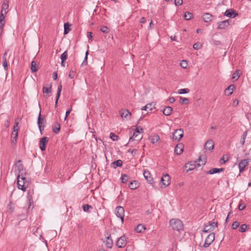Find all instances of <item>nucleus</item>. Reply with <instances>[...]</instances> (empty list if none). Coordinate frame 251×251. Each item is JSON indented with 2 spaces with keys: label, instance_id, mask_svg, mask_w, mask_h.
Listing matches in <instances>:
<instances>
[{
  "label": "nucleus",
  "instance_id": "nucleus-1",
  "mask_svg": "<svg viewBox=\"0 0 251 251\" xmlns=\"http://www.w3.org/2000/svg\"><path fill=\"white\" fill-rule=\"evenodd\" d=\"M17 179L18 188L23 191H25L28 185V182L25 179V177L23 176H21L20 175H18Z\"/></svg>",
  "mask_w": 251,
  "mask_h": 251
},
{
  "label": "nucleus",
  "instance_id": "nucleus-2",
  "mask_svg": "<svg viewBox=\"0 0 251 251\" xmlns=\"http://www.w3.org/2000/svg\"><path fill=\"white\" fill-rule=\"evenodd\" d=\"M170 226L173 230L179 231L183 229V224L178 219H173L170 221Z\"/></svg>",
  "mask_w": 251,
  "mask_h": 251
},
{
  "label": "nucleus",
  "instance_id": "nucleus-3",
  "mask_svg": "<svg viewBox=\"0 0 251 251\" xmlns=\"http://www.w3.org/2000/svg\"><path fill=\"white\" fill-rule=\"evenodd\" d=\"M115 214L117 217L120 218L123 223L125 217V210L122 206H117L115 209Z\"/></svg>",
  "mask_w": 251,
  "mask_h": 251
},
{
  "label": "nucleus",
  "instance_id": "nucleus-4",
  "mask_svg": "<svg viewBox=\"0 0 251 251\" xmlns=\"http://www.w3.org/2000/svg\"><path fill=\"white\" fill-rule=\"evenodd\" d=\"M215 240V233H210L206 238L204 244L203 245L204 248H207L209 247L214 241Z\"/></svg>",
  "mask_w": 251,
  "mask_h": 251
},
{
  "label": "nucleus",
  "instance_id": "nucleus-5",
  "mask_svg": "<svg viewBox=\"0 0 251 251\" xmlns=\"http://www.w3.org/2000/svg\"><path fill=\"white\" fill-rule=\"evenodd\" d=\"M45 123L46 120L43 118H41V111H40L38 118L37 124L41 134H42V131L44 130Z\"/></svg>",
  "mask_w": 251,
  "mask_h": 251
},
{
  "label": "nucleus",
  "instance_id": "nucleus-6",
  "mask_svg": "<svg viewBox=\"0 0 251 251\" xmlns=\"http://www.w3.org/2000/svg\"><path fill=\"white\" fill-rule=\"evenodd\" d=\"M183 130L181 128L176 129L173 134V139L179 141L183 137Z\"/></svg>",
  "mask_w": 251,
  "mask_h": 251
},
{
  "label": "nucleus",
  "instance_id": "nucleus-7",
  "mask_svg": "<svg viewBox=\"0 0 251 251\" xmlns=\"http://www.w3.org/2000/svg\"><path fill=\"white\" fill-rule=\"evenodd\" d=\"M200 166V164L197 161L190 162L185 165V168L187 169V172H188L194 170L196 168L199 167Z\"/></svg>",
  "mask_w": 251,
  "mask_h": 251
},
{
  "label": "nucleus",
  "instance_id": "nucleus-8",
  "mask_svg": "<svg viewBox=\"0 0 251 251\" xmlns=\"http://www.w3.org/2000/svg\"><path fill=\"white\" fill-rule=\"evenodd\" d=\"M231 22V20L228 19L227 20L219 22L218 23V28L224 29L228 27L230 23Z\"/></svg>",
  "mask_w": 251,
  "mask_h": 251
},
{
  "label": "nucleus",
  "instance_id": "nucleus-9",
  "mask_svg": "<svg viewBox=\"0 0 251 251\" xmlns=\"http://www.w3.org/2000/svg\"><path fill=\"white\" fill-rule=\"evenodd\" d=\"M126 245V240L125 236H122L119 238L116 242V245L120 248L125 247Z\"/></svg>",
  "mask_w": 251,
  "mask_h": 251
},
{
  "label": "nucleus",
  "instance_id": "nucleus-10",
  "mask_svg": "<svg viewBox=\"0 0 251 251\" xmlns=\"http://www.w3.org/2000/svg\"><path fill=\"white\" fill-rule=\"evenodd\" d=\"M161 181L164 187L168 186L170 184V177L169 175H164L161 177Z\"/></svg>",
  "mask_w": 251,
  "mask_h": 251
},
{
  "label": "nucleus",
  "instance_id": "nucleus-11",
  "mask_svg": "<svg viewBox=\"0 0 251 251\" xmlns=\"http://www.w3.org/2000/svg\"><path fill=\"white\" fill-rule=\"evenodd\" d=\"M249 163V159H245L242 160L239 163V168L240 173H242L244 171L245 167L248 165Z\"/></svg>",
  "mask_w": 251,
  "mask_h": 251
},
{
  "label": "nucleus",
  "instance_id": "nucleus-12",
  "mask_svg": "<svg viewBox=\"0 0 251 251\" xmlns=\"http://www.w3.org/2000/svg\"><path fill=\"white\" fill-rule=\"evenodd\" d=\"M49 138L47 137L42 138L40 141L39 147L41 151H44L46 149V144L48 142Z\"/></svg>",
  "mask_w": 251,
  "mask_h": 251
},
{
  "label": "nucleus",
  "instance_id": "nucleus-13",
  "mask_svg": "<svg viewBox=\"0 0 251 251\" xmlns=\"http://www.w3.org/2000/svg\"><path fill=\"white\" fill-rule=\"evenodd\" d=\"M160 140L159 135L155 133L151 134L149 137V140L153 144H155Z\"/></svg>",
  "mask_w": 251,
  "mask_h": 251
},
{
  "label": "nucleus",
  "instance_id": "nucleus-14",
  "mask_svg": "<svg viewBox=\"0 0 251 251\" xmlns=\"http://www.w3.org/2000/svg\"><path fill=\"white\" fill-rule=\"evenodd\" d=\"M142 137L143 136L140 135V133L133 132L132 136L130 137L129 139L128 143H130L133 140L140 141L142 139Z\"/></svg>",
  "mask_w": 251,
  "mask_h": 251
},
{
  "label": "nucleus",
  "instance_id": "nucleus-15",
  "mask_svg": "<svg viewBox=\"0 0 251 251\" xmlns=\"http://www.w3.org/2000/svg\"><path fill=\"white\" fill-rule=\"evenodd\" d=\"M224 15L229 18H234L237 15V14L235 13V11L234 10L230 9L226 10L225 12Z\"/></svg>",
  "mask_w": 251,
  "mask_h": 251
},
{
  "label": "nucleus",
  "instance_id": "nucleus-16",
  "mask_svg": "<svg viewBox=\"0 0 251 251\" xmlns=\"http://www.w3.org/2000/svg\"><path fill=\"white\" fill-rule=\"evenodd\" d=\"M214 147V142L212 140H209L206 141L204 145V149L206 150L211 151Z\"/></svg>",
  "mask_w": 251,
  "mask_h": 251
},
{
  "label": "nucleus",
  "instance_id": "nucleus-17",
  "mask_svg": "<svg viewBox=\"0 0 251 251\" xmlns=\"http://www.w3.org/2000/svg\"><path fill=\"white\" fill-rule=\"evenodd\" d=\"M9 8L8 0H3L1 12L3 13H6L8 12V9Z\"/></svg>",
  "mask_w": 251,
  "mask_h": 251
},
{
  "label": "nucleus",
  "instance_id": "nucleus-18",
  "mask_svg": "<svg viewBox=\"0 0 251 251\" xmlns=\"http://www.w3.org/2000/svg\"><path fill=\"white\" fill-rule=\"evenodd\" d=\"M184 146L182 144H178L175 149V152L177 155L181 154L183 151Z\"/></svg>",
  "mask_w": 251,
  "mask_h": 251
},
{
  "label": "nucleus",
  "instance_id": "nucleus-19",
  "mask_svg": "<svg viewBox=\"0 0 251 251\" xmlns=\"http://www.w3.org/2000/svg\"><path fill=\"white\" fill-rule=\"evenodd\" d=\"M108 248L111 249L113 246V240L110 237V235L106 237V239L103 241Z\"/></svg>",
  "mask_w": 251,
  "mask_h": 251
},
{
  "label": "nucleus",
  "instance_id": "nucleus-20",
  "mask_svg": "<svg viewBox=\"0 0 251 251\" xmlns=\"http://www.w3.org/2000/svg\"><path fill=\"white\" fill-rule=\"evenodd\" d=\"M145 178L148 181V182L151 184L153 182V179L151 176V173L149 171L145 170L143 173Z\"/></svg>",
  "mask_w": 251,
  "mask_h": 251
},
{
  "label": "nucleus",
  "instance_id": "nucleus-21",
  "mask_svg": "<svg viewBox=\"0 0 251 251\" xmlns=\"http://www.w3.org/2000/svg\"><path fill=\"white\" fill-rule=\"evenodd\" d=\"M212 18L213 16L209 13H206L202 16V18L205 22L211 21L212 20Z\"/></svg>",
  "mask_w": 251,
  "mask_h": 251
},
{
  "label": "nucleus",
  "instance_id": "nucleus-22",
  "mask_svg": "<svg viewBox=\"0 0 251 251\" xmlns=\"http://www.w3.org/2000/svg\"><path fill=\"white\" fill-rule=\"evenodd\" d=\"M173 111V108L170 106H166L163 110V114L166 116H169L171 114Z\"/></svg>",
  "mask_w": 251,
  "mask_h": 251
},
{
  "label": "nucleus",
  "instance_id": "nucleus-23",
  "mask_svg": "<svg viewBox=\"0 0 251 251\" xmlns=\"http://www.w3.org/2000/svg\"><path fill=\"white\" fill-rule=\"evenodd\" d=\"M146 229V227L142 224H139L135 228V230L138 233H142Z\"/></svg>",
  "mask_w": 251,
  "mask_h": 251
},
{
  "label": "nucleus",
  "instance_id": "nucleus-24",
  "mask_svg": "<svg viewBox=\"0 0 251 251\" xmlns=\"http://www.w3.org/2000/svg\"><path fill=\"white\" fill-rule=\"evenodd\" d=\"M234 86L233 85H230L229 86H228L226 90H225V93L227 96H230L233 93V90Z\"/></svg>",
  "mask_w": 251,
  "mask_h": 251
},
{
  "label": "nucleus",
  "instance_id": "nucleus-25",
  "mask_svg": "<svg viewBox=\"0 0 251 251\" xmlns=\"http://www.w3.org/2000/svg\"><path fill=\"white\" fill-rule=\"evenodd\" d=\"M62 91V85L61 84L58 86L57 92L56 94V100L55 101V107L57 106L58 99L60 96L61 92Z\"/></svg>",
  "mask_w": 251,
  "mask_h": 251
},
{
  "label": "nucleus",
  "instance_id": "nucleus-26",
  "mask_svg": "<svg viewBox=\"0 0 251 251\" xmlns=\"http://www.w3.org/2000/svg\"><path fill=\"white\" fill-rule=\"evenodd\" d=\"M223 170H224V169L222 168H220V169L213 168V169L210 170L207 172V174L212 175V174H216V173H220L221 172L223 171Z\"/></svg>",
  "mask_w": 251,
  "mask_h": 251
},
{
  "label": "nucleus",
  "instance_id": "nucleus-27",
  "mask_svg": "<svg viewBox=\"0 0 251 251\" xmlns=\"http://www.w3.org/2000/svg\"><path fill=\"white\" fill-rule=\"evenodd\" d=\"M60 129V125L58 123H55L52 126V130L55 133H58Z\"/></svg>",
  "mask_w": 251,
  "mask_h": 251
},
{
  "label": "nucleus",
  "instance_id": "nucleus-28",
  "mask_svg": "<svg viewBox=\"0 0 251 251\" xmlns=\"http://www.w3.org/2000/svg\"><path fill=\"white\" fill-rule=\"evenodd\" d=\"M14 209V204L12 201H10L9 204L7 206V211L9 213H11L13 212Z\"/></svg>",
  "mask_w": 251,
  "mask_h": 251
},
{
  "label": "nucleus",
  "instance_id": "nucleus-29",
  "mask_svg": "<svg viewBox=\"0 0 251 251\" xmlns=\"http://www.w3.org/2000/svg\"><path fill=\"white\" fill-rule=\"evenodd\" d=\"M120 113L122 118H127L128 115H131L130 113L127 110H122L120 111Z\"/></svg>",
  "mask_w": 251,
  "mask_h": 251
},
{
  "label": "nucleus",
  "instance_id": "nucleus-30",
  "mask_svg": "<svg viewBox=\"0 0 251 251\" xmlns=\"http://www.w3.org/2000/svg\"><path fill=\"white\" fill-rule=\"evenodd\" d=\"M30 69L32 72H35L38 70V66L34 61H32L31 63Z\"/></svg>",
  "mask_w": 251,
  "mask_h": 251
},
{
  "label": "nucleus",
  "instance_id": "nucleus-31",
  "mask_svg": "<svg viewBox=\"0 0 251 251\" xmlns=\"http://www.w3.org/2000/svg\"><path fill=\"white\" fill-rule=\"evenodd\" d=\"M128 187L132 190H135L138 187V183L137 181L134 180L130 182Z\"/></svg>",
  "mask_w": 251,
  "mask_h": 251
},
{
  "label": "nucleus",
  "instance_id": "nucleus-32",
  "mask_svg": "<svg viewBox=\"0 0 251 251\" xmlns=\"http://www.w3.org/2000/svg\"><path fill=\"white\" fill-rule=\"evenodd\" d=\"M18 129H13V131L11 134V137L13 139L12 142L14 141H16L18 135Z\"/></svg>",
  "mask_w": 251,
  "mask_h": 251
},
{
  "label": "nucleus",
  "instance_id": "nucleus-33",
  "mask_svg": "<svg viewBox=\"0 0 251 251\" xmlns=\"http://www.w3.org/2000/svg\"><path fill=\"white\" fill-rule=\"evenodd\" d=\"M155 103L154 102H151L150 103H148L145 106V108H147V110L149 111H151L153 109L155 108Z\"/></svg>",
  "mask_w": 251,
  "mask_h": 251
},
{
  "label": "nucleus",
  "instance_id": "nucleus-34",
  "mask_svg": "<svg viewBox=\"0 0 251 251\" xmlns=\"http://www.w3.org/2000/svg\"><path fill=\"white\" fill-rule=\"evenodd\" d=\"M3 116L5 117V121L4 122L3 125L5 127L7 128L10 125L9 118L6 115H3Z\"/></svg>",
  "mask_w": 251,
  "mask_h": 251
},
{
  "label": "nucleus",
  "instance_id": "nucleus-35",
  "mask_svg": "<svg viewBox=\"0 0 251 251\" xmlns=\"http://www.w3.org/2000/svg\"><path fill=\"white\" fill-rule=\"evenodd\" d=\"M43 91L44 93H50L51 92V85H50L49 87H43Z\"/></svg>",
  "mask_w": 251,
  "mask_h": 251
},
{
  "label": "nucleus",
  "instance_id": "nucleus-36",
  "mask_svg": "<svg viewBox=\"0 0 251 251\" xmlns=\"http://www.w3.org/2000/svg\"><path fill=\"white\" fill-rule=\"evenodd\" d=\"M192 16H193V15L191 13L187 12L184 14V17L185 20H189L192 18Z\"/></svg>",
  "mask_w": 251,
  "mask_h": 251
},
{
  "label": "nucleus",
  "instance_id": "nucleus-37",
  "mask_svg": "<svg viewBox=\"0 0 251 251\" xmlns=\"http://www.w3.org/2000/svg\"><path fill=\"white\" fill-rule=\"evenodd\" d=\"M129 179V176L127 175H123L121 177V181L123 183H126Z\"/></svg>",
  "mask_w": 251,
  "mask_h": 251
},
{
  "label": "nucleus",
  "instance_id": "nucleus-38",
  "mask_svg": "<svg viewBox=\"0 0 251 251\" xmlns=\"http://www.w3.org/2000/svg\"><path fill=\"white\" fill-rule=\"evenodd\" d=\"M64 34H67L69 30H70V25L68 23H66L64 24Z\"/></svg>",
  "mask_w": 251,
  "mask_h": 251
},
{
  "label": "nucleus",
  "instance_id": "nucleus-39",
  "mask_svg": "<svg viewBox=\"0 0 251 251\" xmlns=\"http://www.w3.org/2000/svg\"><path fill=\"white\" fill-rule=\"evenodd\" d=\"M190 90L188 88L180 89L178 90V93L179 94H183L189 92Z\"/></svg>",
  "mask_w": 251,
  "mask_h": 251
},
{
  "label": "nucleus",
  "instance_id": "nucleus-40",
  "mask_svg": "<svg viewBox=\"0 0 251 251\" xmlns=\"http://www.w3.org/2000/svg\"><path fill=\"white\" fill-rule=\"evenodd\" d=\"M210 226H209V225H205L203 229V231L207 233L210 231H213V229H212V227H210Z\"/></svg>",
  "mask_w": 251,
  "mask_h": 251
},
{
  "label": "nucleus",
  "instance_id": "nucleus-41",
  "mask_svg": "<svg viewBox=\"0 0 251 251\" xmlns=\"http://www.w3.org/2000/svg\"><path fill=\"white\" fill-rule=\"evenodd\" d=\"M201 48L202 45L199 42H197L193 45V48L195 50H198L201 49Z\"/></svg>",
  "mask_w": 251,
  "mask_h": 251
},
{
  "label": "nucleus",
  "instance_id": "nucleus-42",
  "mask_svg": "<svg viewBox=\"0 0 251 251\" xmlns=\"http://www.w3.org/2000/svg\"><path fill=\"white\" fill-rule=\"evenodd\" d=\"M82 208H83V210L85 212H88L89 210L90 209H92L93 208L92 206L90 205H89V204H84V205H83Z\"/></svg>",
  "mask_w": 251,
  "mask_h": 251
},
{
  "label": "nucleus",
  "instance_id": "nucleus-43",
  "mask_svg": "<svg viewBox=\"0 0 251 251\" xmlns=\"http://www.w3.org/2000/svg\"><path fill=\"white\" fill-rule=\"evenodd\" d=\"M67 56H68L67 51H65L61 54V60H62L63 61H65L67 59Z\"/></svg>",
  "mask_w": 251,
  "mask_h": 251
},
{
  "label": "nucleus",
  "instance_id": "nucleus-44",
  "mask_svg": "<svg viewBox=\"0 0 251 251\" xmlns=\"http://www.w3.org/2000/svg\"><path fill=\"white\" fill-rule=\"evenodd\" d=\"M239 76L240 75L239 74L238 71H236L232 75V79L237 80L238 79Z\"/></svg>",
  "mask_w": 251,
  "mask_h": 251
},
{
  "label": "nucleus",
  "instance_id": "nucleus-45",
  "mask_svg": "<svg viewBox=\"0 0 251 251\" xmlns=\"http://www.w3.org/2000/svg\"><path fill=\"white\" fill-rule=\"evenodd\" d=\"M113 165H115L117 167H121L123 164V162L121 160H118L112 163Z\"/></svg>",
  "mask_w": 251,
  "mask_h": 251
},
{
  "label": "nucleus",
  "instance_id": "nucleus-46",
  "mask_svg": "<svg viewBox=\"0 0 251 251\" xmlns=\"http://www.w3.org/2000/svg\"><path fill=\"white\" fill-rule=\"evenodd\" d=\"M110 137L114 141H117L118 140V136L114 133H110Z\"/></svg>",
  "mask_w": 251,
  "mask_h": 251
},
{
  "label": "nucleus",
  "instance_id": "nucleus-47",
  "mask_svg": "<svg viewBox=\"0 0 251 251\" xmlns=\"http://www.w3.org/2000/svg\"><path fill=\"white\" fill-rule=\"evenodd\" d=\"M247 226L246 224H243L241 225L239 228V231L241 232H244L246 231Z\"/></svg>",
  "mask_w": 251,
  "mask_h": 251
},
{
  "label": "nucleus",
  "instance_id": "nucleus-48",
  "mask_svg": "<svg viewBox=\"0 0 251 251\" xmlns=\"http://www.w3.org/2000/svg\"><path fill=\"white\" fill-rule=\"evenodd\" d=\"M180 65L182 68L185 69L187 68L188 65L187 62L186 60H182L180 63Z\"/></svg>",
  "mask_w": 251,
  "mask_h": 251
},
{
  "label": "nucleus",
  "instance_id": "nucleus-49",
  "mask_svg": "<svg viewBox=\"0 0 251 251\" xmlns=\"http://www.w3.org/2000/svg\"><path fill=\"white\" fill-rule=\"evenodd\" d=\"M239 225H240L239 222H238L237 221L234 222L232 225V228L233 229H236L239 226Z\"/></svg>",
  "mask_w": 251,
  "mask_h": 251
},
{
  "label": "nucleus",
  "instance_id": "nucleus-50",
  "mask_svg": "<svg viewBox=\"0 0 251 251\" xmlns=\"http://www.w3.org/2000/svg\"><path fill=\"white\" fill-rule=\"evenodd\" d=\"M180 100H181V103L182 104H187L189 102V100L187 98H183L180 97Z\"/></svg>",
  "mask_w": 251,
  "mask_h": 251
},
{
  "label": "nucleus",
  "instance_id": "nucleus-51",
  "mask_svg": "<svg viewBox=\"0 0 251 251\" xmlns=\"http://www.w3.org/2000/svg\"><path fill=\"white\" fill-rule=\"evenodd\" d=\"M100 31L103 33H108L109 31V29L106 26H102L100 28Z\"/></svg>",
  "mask_w": 251,
  "mask_h": 251
},
{
  "label": "nucleus",
  "instance_id": "nucleus-52",
  "mask_svg": "<svg viewBox=\"0 0 251 251\" xmlns=\"http://www.w3.org/2000/svg\"><path fill=\"white\" fill-rule=\"evenodd\" d=\"M6 14V13H3L0 12V22L4 23L5 15Z\"/></svg>",
  "mask_w": 251,
  "mask_h": 251
},
{
  "label": "nucleus",
  "instance_id": "nucleus-53",
  "mask_svg": "<svg viewBox=\"0 0 251 251\" xmlns=\"http://www.w3.org/2000/svg\"><path fill=\"white\" fill-rule=\"evenodd\" d=\"M228 159V157L227 155H224L221 159V163H225Z\"/></svg>",
  "mask_w": 251,
  "mask_h": 251
},
{
  "label": "nucleus",
  "instance_id": "nucleus-54",
  "mask_svg": "<svg viewBox=\"0 0 251 251\" xmlns=\"http://www.w3.org/2000/svg\"><path fill=\"white\" fill-rule=\"evenodd\" d=\"M2 66L5 70L7 71L8 69L7 60H3L2 61Z\"/></svg>",
  "mask_w": 251,
  "mask_h": 251
},
{
  "label": "nucleus",
  "instance_id": "nucleus-55",
  "mask_svg": "<svg viewBox=\"0 0 251 251\" xmlns=\"http://www.w3.org/2000/svg\"><path fill=\"white\" fill-rule=\"evenodd\" d=\"M183 3L182 0H175V4L176 6H180Z\"/></svg>",
  "mask_w": 251,
  "mask_h": 251
},
{
  "label": "nucleus",
  "instance_id": "nucleus-56",
  "mask_svg": "<svg viewBox=\"0 0 251 251\" xmlns=\"http://www.w3.org/2000/svg\"><path fill=\"white\" fill-rule=\"evenodd\" d=\"M75 71L73 70H71L69 74V77L70 78H73L75 77Z\"/></svg>",
  "mask_w": 251,
  "mask_h": 251
},
{
  "label": "nucleus",
  "instance_id": "nucleus-57",
  "mask_svg": "<svg viewBox=\"0 0 251 251\" xmlns=\"http://www.w3.org/2000/svg\"><path fill=\"white\" fill-rule=\"evenodd\" d=\"M210 226V227H212V229H213V230L217 226V223L216 222H212L211 223H209L208 224Z\"/></svg>",
  "mask_w": 251,
  "mask_h": 251
},
{
  "label": "nucleus",
  "instance_id": "nucleus-58",
  "mask_svg": "<svg viewBox=\"0 0 251 251\" xmlns=\"http://www.w3.org/2000/svg\"><path fill=\"white\" fill-rule=\"evenodd\" d=\"M245 207H246L245 205L244 204H243V203H240L238 205V209L239 210H243V209H245Z\"/></svg>",
  "mask_w": 251,
  "mask_h": 251
},
{
  "label": "nucleus",
  "instance_id": "nucleus-59",
  "mask_svg": "<svg viewBox=\"0 0 251 251\" xmlns=\"http://www.w3.org/2000/svg\"><path fill=\"white\" fill-rule=\"evenodd\" d=\"M72 107H71L70 109H69V110H68L66 112V114H65V119L64 120H66L67 118V117H68V116L69 115V114H70L71 111H72Z\"/></svg>",
  "mask_w": 251,
  "mask_h": 251
},
{
  "label": "nucleus",
  "instance_id": "nucleus-60",
  "mask_svg": "<svg viewBox=\"0 0 251 251\" xmlns=\"http://www.w3.org/2000/svg\"><path fill=\"white\" fill-rule=\"evenodd\" d=\"M248 135V131L247 130H246L243 134L242 135V139H244V140H245L246 138V137Z\"/></svg>",
  "mask_w": 251,
  "mask_h": 251
},
{
  "label": "nucleus",
  "instance_id": "nucleus-61",
  "mask_svg": "<svg viewBox=\"0 0 251 251\" xmlns=\"http://www.w3.org/2000/svg\"><path fill=\"white\" fill-rule=\"evenodd\" d=\"M88 51H87L86 52V53H85V58H84V59L83 61V63H82V64H85L86 63V64H87V55H88Z\"/></svg>",
  "mask_w": 251,
  "mask_h": 251
},
{
  "label": "nucleus",
  "instance_id": "nucleus-62",
  "mask_svg": "<svg viewBox=\"0 0 251 251\" xmlns=\"http://www.w3.org/2000/svg\"><path fill=\"white\" fill-rule=\"evenodd\" d=\"M7 50H5L3 54V56L2 57L3 60H7Z\"/></svg>",
  "mask_w": 251,
  "mask_h": 251
},
{
  "label": "nucleus",
  "instance_id": "nucleus-63",
  "mask_svg": "<svg viewBox=\"0 0 251 251\" xmlns=\"http://www.w3.org/2000/svg\"><path fill=\"white\" fill-rule=\"evenodd\" d=\"M168 100L170 103H173L175 101V99L174 97H170L168 99Z\"/></svg>",
  "mask_w": 251,
  "mask_h": 251
},
{
  "label": "nucleus",
  "instance_id": "nucleus-64",
  "mask_svg": "<svg viewBox=\"0 0 251 251\" xmlns=\"http://www.w3.org/2000/svg\"><path fill=\"white\" fill-rule=\"evenodd\" d=\"M87 37L89 38V39H90L92 40V32H87Z\"/></svg>",
  "mask_w": 251,
  "mask_h": 251
}]
</instances>
